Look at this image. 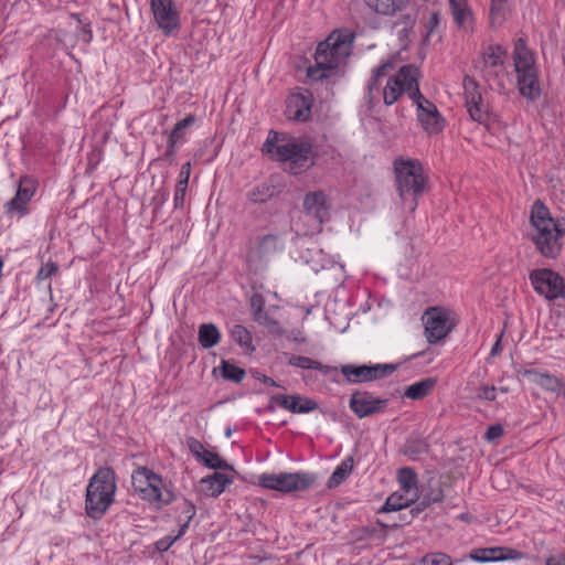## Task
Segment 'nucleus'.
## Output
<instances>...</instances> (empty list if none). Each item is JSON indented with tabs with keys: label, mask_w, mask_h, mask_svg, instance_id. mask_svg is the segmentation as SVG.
Wrapping results in <instances>:
<instances>
[{
	"label": "nucleus",
	"mask_w": 565,
	"mask_h": 565,
	"mask_svg": "<svg viewBox=\"0 0 565 565\" xmlns=\"http://www.w3.org/2000/svg\"><path fill=\"white\" fill-rule=\"evenodd\" d=\"M317 480L316 473L305 471L263 473L258 477V486L266 490L289 493L310 490Z\"/></svg>",
	"instance_id": "3"
},
{
	"label": "nucleus",
	"mask_w": 565,
	"mask_h": 565,
	"mask_svg": "<svg viewBox=\"0 0 565 565\" xmlns=\"http://www.w3.org/2000/svg\"><path fill=\"white\" fill-rule=\"evenodd\" d=\"M545 565H565V554L548 557Z\"/></svg>",
	"instance_id": "64"
},
{
	"label": "nucleus",
	"mask_w": 565,
	"mask_h": 565,
	"mask_svg": "<svg viewBox=\"0 0 565 565\" xmlns=\"http://www.w3.org/2000/svg\"><path fill=\"white\" fill-rule=\"evenodd\" d=\"M177 143H178L177 140L168 138L167 148H166V151L162 157L164 160H168L169 162H172L174 160V157L177 154V149H175Z\"/></svg>",
	"instance_id": "61"
},
{
	"label": "nucleus",
	"mask_w": 565,
	"mask_h": 565,
	"mask_svg": "<svg viewBox=\"0 0 565 565\" xmlns=\"http://www.w3.org/2000/svg\"><path fill=\"white\" fill-rule=\"evenodd\" d=\"M530 223L533 227L530 238L535 249L546 259H556L563 249L565 218H554L548 207L536 200L531 209Z\"/></svg>",
	"instance_id": "1"
},
{
	"label": "nucleus",
	"mask_w": 565,
	"mask_h": 565,
	"mask_svg": "<svg viewBox=\"0 0 565 565\" xmlns=\"http://www.w3.org/2000/svg\"><path fill=\"white\" fill-rule=\"evenodd\" d=\"M198 340L203 349H210L218 344L221 332L214 323H202L199 327Z\"/></svg>",
	"instance_id": "34"
},
{
	"label": "nucleus",
	"mask_w": 565,
	"mask_h": 565,
	"mask_svg": "<svg viewBox=\"0 0 565 565\" xmlns=\"http://www.w3.org/2000/svg\"><path fill=\"white\" fill-rule=\"evenodd\" d=\"M419 565H452V562L445 553H429L419 561Z\"/></svg>",
	"instance_id": "47"
},
{
	"label": "nucleus",
	"mask_w": 565,
	"mask_h": 565,
	"mask_svg": "<svg viewBox=\"0 0 565 565\" xmlns=\"http://www.w3.org/2000/svg\"><path fill=\"white\" fill-rule=\"evenodd\" d=\"M504 551L501 553H498V562L499 561H508V559H522L524 557V554L520 551L502 547Z\"/></svg>",
	"instance_id": "58"
},
{
	"label": "nucleus",
	"mask_w": 565,
	"mask_h": 565,
	"mask_svg": "<svg viewBox=\"0 0 565 565\" xmlns=\"http://www.w3.org/2000/svg\"><path fill=\"white\" fill-rule=\"evenodd\" d=\"M316 157L317 154L313 152L312 145L309 141H297L294 138H289L277 148V160L282 162L289 161L291 164L290 172L294 174H298L315 166Z\"/></svg>",
	"instance_id": "4"
},
{
	"label": "nucleus",
	"mask_w": 565,
	"mask_h": 565,
	"mask_svg": "<svg viewBox=\"0 0 565 565\" xmlns=\"http://www.w3.org/2000/svg\"><path fill=\"white\" fill-rule=\"evenodd\" d=\"M131 483L136 492L146 493L151 491L152 494H162V491H170L162 477L147 467H139L131 475Z\"/></svg>",
	"instance_id": "15"
},
{
	"label": "nucleus",
	"mask_w": 565,
	"mask_h": 565,
	"mask_svg": "<svg viewBox=\"0 0 565 565\" xmlns=\"http://www.w3.org/2000/svg\"><path fill=\"white\" fill-rule=\"evenodd\" d=\"M252 375L255 380H258L260 382H263L264 384L266 385H269V386H280L278 383H276L271 377L260 373L259 371H253L252 372Z\"/></svg>",
	"instance_id": "63"
},
{
	"label": "nucleus",
	"mask_w": 565,
	"mask_h": 565,
	"mask_svg": "<svg viewBox=\"0 0 565 565\" xmlns=\"http://www.w3.org/2000/svg\"><path fill=\"white\" fill-rule=\"evenodd\" d=\"M465 105L471 119H479L481 115L480 109L476 108V98L479 99L480 86L478 82L469 75H466L462 81Z\"/></svg>",
	"instance_id": "23"
},
{
	"label": "nucleus",
	"mask_w": 565,
	"mask_h": 565,
	"mask_svg": "<svg viewBox=\"0 0 565 565\" xmlns=\"http://www.w3.org/2000/svg\"><path fill=\"white\" fill-rule=\"evenodd\" d=\"M388 403V398L375 397L372 392L356 390L350 396L349 408L358 418H365L384 413Z\"/></svg>",
	"instance_id": "9"
},
{
	"label": "nucleus",
	"mask_w": 565,
	"mask_h": 565,
	"mask_svg": "<svg viewBox=\"0 0 565 565\" xmlns=\"http://www.w3.org/2000/svg\"><path fill=\"white\" fill-rule=\"evenodd\" d=\"M200 463L204 465L209 469L213 470H231L234 471L232 465H230L225 459L221 458L218 454L212 452L210 450H205L202 452V457L199 459Z\"/></svg>",
	"instance_id": "39"
},
{
	"label": "nucleus",
	"mask_w": 565,
	"mask_h": 565,
	"mask_svg": "<svg viewBox=\"0 0 565 565\" xmlns=\"http://www.w3.org/2000/svg\"><path fill=\"white\" fill-rule=\"evenodd\" d=\"M282 248L284 246L280 243L278 235L266 234L259 238L256 253L258 258L263 260L267 259L270 255L277 250H281Z\"/></svg>",
	"instance_id": "33"
},
{
	"label": "nucleus",
	"mask_w": 565,
	"mask_h": 565,
	"mask_svg": "<svg viewBox=\"0 0 565 565\" xmlns=\"http://www.w3.org/2000/svg\"><path fill=\"white\" fill-rule=\"evenodd\" d=\"M315 65L307 68V77L311 81H324L334 75L343 63L338 55H333V51L320 47L318 43L315 52Z\"/></svg>",
	"instance_id": "11"
},
{
	"label": "nucleus",
	"mask_w": 565,
	"mask_h": 565,
	"mask_svg": "<svg viewBox=\"0 0 565 565\" xmlns=\"http://www.w3.org/2000/svg\"><path fill=\"white\" fill-rule=\"evenodd\" d=\"M169 198V192L166 189H160L151 200L153 213H157Z\"/></svg>",
	"instance_id": "57"
},
{
	"label": "nucleus",
	"mask_w": 565,
	"mask_h": 565,
	"mask_svg": "<svg viewBox=\"0 0 565 565\" xmlns=\"http://www.w3.org/2000/svg\"><path fill=\"white\" fill-rule=\"evenodd\" d=\"M508 13V0H491L489 14L490 25L492 28L501 26L507 20Z\"/></svg>",
	"instance_id": "37"
},
{
	"label": "nucleus",
	"mask_w": 565,
	"mask_h": 565,
	"mask_svg": "<svg viewBox=\"0 0 565 565\" xmlns=\"http://www.w3.org/2000/svg\"><path fill=\"white\" fill-rule=\"evenodd\" d=\"M57 269H58V266L56 263L49 262V263L44 264L43 266H41V268L39 269V271L36 274V279L39 281L46 280L50 277H52L57 271Z\"/></svg>",
	"instance_id": "53"
},
{
	"label": "nucleus",
	"mask_w": 565,
	"mask_h": 565,
	"mask_svg": "<svg viewBox=\"0 0 565 565\" xmlns=\"http://www.w3.org/2000/svg\"><path fill=\"white\" fill-rule=\"evenodd\" d=\"M430 110H425L419 105V109L417 111V119L420 122L423 129L429 134L435 135L440 132L445 126V119L438 111L435 104H428Z\"/></svg>",
	"instance_id": "22"
},
{
	"label": "nucleus",
	"mask_w": 565,
	"mask_h": 565,
	"mask_svg": "<svg viewBox=\"0 0 565 565\" xmlns=\"http://www.w3.org/2000/svg\"><path fill=\"white\" fill-rule=\"evenodd\" d=\"M398 524L394 521L392 524L384 523L382 521H376L375 523H370L362 527L364 536L371 540H383L386 536L387 530L390 527H396Z\"/></svg>",
	"instance_id": "41"
},
{
	"label": "nucleus",
	"mask_w": 565,
	"mask_h": 565,
	"mask_svg": "<svg viewBox=\"0 0 565 565\" xmlns=\"http://www.w3.org/2000/svg\"><path fill=\"white\" fill-rule=\"evenodd\" d=\"M233 482V477L217 471L201 480L202 491L209 490L210 494H222L226 487Z\"/></svg>",
	"instance_id": "30"
},
{
	"label": "nucleus",
	"mask_w": 565,
	"mask_h": 565,
	"mask_svg": "<svg viewBox=\"0 0 565 565\" xmlns=\"http://www.w3.org/2000/svg\"><path fill=\"white\" fill-rule=\"evenodd\" d=\"M36 181L28 175L21 177L15 195L4 204L9 216L23 217L29 214V203L35 194Z\"/></svg>",
	"instance_id": "12"
},
{
	"label": "nucleus",
	"mask_w": 565,
	"mask_h": 565,
	"mask_svg": "<svg viewBox=\"0 0 565 565\" xmlns=\"http://www.w3.org/2000/svg\"><path fill=\"white\" fill-rule=\"evenodd\" d=\"M393 62L392 61H386L384 63H382L380 66H377L374 71H373V75L374 77H376L377 79L381 77V76H384L386 75V72L388 68H393Z\"/></svg>",
	"instance_id": "62"
},
{
	"label": "nucleus",
	"mask_w": 565,
	"mask_h": 565,
	"mask_svg": "<svg viewBox=\"0 0 565 565\" xmlns=\"http://www.w3.org/2000/svg\"><path fill=\"white\" fill-rule=\"evenodd\" d=\"M399 74L406 81L405 92H409V98L415 103L417 98H422L418 79L420 77L419 68L414 64L403 65Z\"/></svg>",
	"instance_id": "25"
},
{
	"label": "nucleus",
	"mask_w": 565,
	"mask_h": 565,
	"mask_svg": "<svg viewBox=\"0 0 565 565\" xmlns=\"http://www.w3.org/2000/svg\"><path fill=\"white\" fill-rule=\"evenodd\" d=\"M439 23H440V13L438 11H435L430 14L429 20H428L427 24L425 25L426 32L423 38V44H427L429 42L431 34L438 28Z\"/></svg>",
	"instance_id": "50"
},
{
	"label": "nucleus",
	"mask_w": 565,
	"mask_h": 565,
	"mask_svg": "<svg viewBox=\"0 0 565 565\" xmlns=\"http://www.w3.org/2000/svg\"><path fill=\"white\" fill-rule=\"evenodd\" d=\"M507 55V51L500 44L488 45V47L482 53V62H483V72L484 76L490 75L491 71L489 68H494L498 66H503L504 57Z\"/></svg>",
	"instance_id": "27"
},
{
	"label": "nucleus",
	"mask_w": 565,
	"mask_h": 565,
	"mask_svg": "<svg viewBox=\"0 0 565 565\" xmlns=\"http://www.w3.org/2000/svg\"><path fill=\"white\" fill-rule=\"evenodd\" d=\"M449 310L443 307H430L424 316L425 337L429 344H436L444 340L454 329L449 318Z\"/></svg>",
	"instance_id": "7"
},
{
	"label": "nucleus",
	"mask_w": 565,
	"mask_h": 565,
	"mask_svg": "<svg viewBox=\"0 0 565 565\" xmlns=\"http://www.w3.org/2000/svg\"><path fill=\"white\" fill-rule=\"evenodd\" d=\"M249 302H250V308L253 309L254 320L256 319V317H259L263 313H265V311H264L265 299L262 294H259V292L253 294L250 296Z\"/></svg>",
	"instance_id": "51"
},
{
	"label": "nucleus",
	"mask_w": 565,
	"mask_h": 565,
	"mask_svg": "<svg viewBox=\"0 0 565 565\" xmlns=\"http://www.w3.org/2000/svg\"><path fill=\"white\" fill-rule=\"evenodd\" d=\"M503 434H504L503 427L500 424H495V425H491L488 427V429L484 434V438L488 441H493V440L502 437Z\"/></svg>",
	"instance_id": "59"
},
{
	"label": "nucleus",
	"mask_w": 565,
	"mask_h": 565,
	"mask_svg": "<svg viewBox=\"0 0 565 565\" xmlns=\"http://www.w3.org/2000/svg\"><path fill=\"white\" fill-rule=\"evenodd\" d=\"M518 374L530 377L536 385L545 391L565 397V382L553 374L540 372L535 369H521L518 370Z\"/></svg>",
	"instance_id": "17"
},
{
	"label": "nucleus",
	"mask_w": 565,
	"mask_h": 565,
	"mask_svg": "<svg viewBox=\"0 0 565 565\" xmlns=\"http://www.w3.org/2000/svg\"><path fill=\"white\" fill-rule=\"evenodd\" d=\"M178 541V536H174V535H167L160 540H158L156 543H154V548L159 552V553H164L167 552L175 542Z\"/></svg>",
	"instance_id": "56"
},
{
	"label": "nucleus",
	"mask_w": 565,
	"mask_h": 565,
	"mask_svg": "<svg viewBox=\"0 0 565 565\" xmlns=\"http://www.w3.org/2000/svg\"><path fill=\"white\" fill-rule=\"evenodd\" d=\"M406 81L399 72L391 76L383 89V102L386 106L393 105L398 100L399 96L405 93Z\"/></svg>",
	"instance_id": "26"
},
{
	"label": "nucleus",
	"mask_w": 565,
	"mask_h": 565,
	"mask_svg": "<svg viewBox=\"0 0 565 565\" xmlns=\"http://www.w3.org/2000/svg\"><path fill=\"white\" fill-rule=\"evenodd\" d=\"M186 446L196 461L202 457V452H205L206 450L203 444L194 437L186 438Z\"/></svg>",
	"instance_id": "54"
},
{
	"label": "nucleus",
	"mask_w": 565,
	"mask_h": 565,
	"mask_svg": "<svg viewBox=\"0 0 565 565\" xmlns=\"http://www.w3.org/2000/svg\"><path fill=\"white\" fill-rule=\"evenodd\" d=\"M502 547L477 548L470 553V558L478 563L498 562V553L503 552Z\"/></svg>",
	"instance_id": "43"
},
{
	"label": "nucleus",
	"mask_w": 565,
	"mask_h": 565,
	"mask_svg": "<svg viewBox=\"0 0 565 565\" xmlns=\"http://www.w3.org/2000/svg\"><path fill=\"white\" fill-rule=\"evenodd\" d=\"M255 321L265 326L268 332L276 337H282L286 333V330L281 327L280 322L270 317L267 312L256 317Z\"/></svg>",
	"instance_id": "45"
},
{
	"label": "nucleus",
	"mask_w": 565,
	"mask_h": 565,
	"mask_svg": "<svg viewBox=\"0 0 565 565\" xmlns=\"http://www.w3.org/2000/svg\"><path fill=\"white\" fill-rule=\"evenodd\" d=\"M271 402H276L280 407L294 414H307L319 407L315 399L299 394H276L271 396Z\"/></svg>",
	"instance_id": "18"
},
{
	"label": "nucleus",
	"mask_w": 565,
	"mask_h": 565,
	"mask_svg": "<svg viewBox=\"0 0 565 565\" xmlns=\"http://www.w3.org/2000/svg\"><path fill=\"white\" fill-rule=\"evenodd\" d=\"M436 383L437 380L434 377L424 379L407 386L404 391V396L413 401L423 399L435 387Z\"/></svg>",
	"instance_id": "35"
},
{
	"label": "nucleus",
	"mask_w": 565,
	"mask_h": 565,
	"mask_svg": "<svg viewBox=\"0 0 565 565\" xmlns=\"http://www.w3.org/2000/svg\"><path fill=\"white\" fill-rule=\"evenodd\" d=\"M398 364H344L341 365V373L350 384H360L383 380L397 370Z\"/></svg>",
	"instance_id": "6"
},
{
	"label": "nucleus",
	"mask_w": 565,
	"mask_h": 565,
	"mask_svg": "<svg viewBox=\"0 0 565 565\" xmlns=\"http://www.w3.org/2000/svg\"><path fill=\"white\" fill-rule=\"evenodd\" d=\"M196 120V117L195 115L193 114H189L186 115L182 120H179L173 129L171 130L170 135L168 138H171L173 140H177V141H180L182 140L183 138V135H184V130L192 126Z\"/></svg>",
	"instance_id": "46"
},
{
	"label": "nucleus",
	"mask_w": 565,
	"mask_h": 565,
	"mask_svg": "<svg viewBox=\"0 0 565 565\" xmlns=\"http://www.w3.org/2000/svg\"><path fill=\"white\" fill-rule=\"evenodd\" d=\"M231 338L235 343H237L241 348L254 351L255 347H253V337L249 330L242 324H234L230 330Z\"/></svg>",
	"instance_id": "38"
},
{
	"label": "nucleus",
	"mask_w": 565,
	"mask_h": 565,
	"mask_svg": "<svg viewBox=\"0 0 565 565\" xmlns=\"http://www.w3.org/2000/svg\"><path fill=\"white\" fill-rule=\"evenodd\" d=\"M188 189L186 182L178 181L174 190L173 205L174 209H182L184 206V198Z\"/></svg>",
	"instance_id": "52"
},
{
	"label": "nucleus",
	"mask_w": 565,
	"mask_h": 565,
	"mask_svg": "<svg viewBox=\"0 0 565 565\" xmlns=\"http://www.w3.org/2000/svg\"><path fill=\"white\" fill-rule=\"evenodd\" d=\"M476 108L480 109L482 116L479 119H473L479 124L487 125L490 119V111L487 104L483 103L482 94L479 95V99L476 98Z\"/></svg>",
	"instance_id": "55"
},
{
	"label": "nucleus",
	"mask_w": 565,
	"mask_h": 565,
	"mask_svg": "<svg viewBox=\"0 0 565 565\" xmlns=\"http://www.w3.org/2000/svg\"><path fill=\"white\" fill-rule=\"evenodd\" d=\"M443 497H416L414 499H407V497H387L386 502L377 510V513H388L404 510L412 504H415L408 512L399 516L401 522L409 523L412 519L418 515L431 503L441 501Z\"/></svg>",
	"instance_id": "8"
},
{
	"label": "nucleus",
	"mask_w": 565,
	"mask_h": 565,
	"mask_svg": "<svg viewBox=\"0 0 565 565\" xmlns=\"http://www.w3.org/2000/svg\"><path fill=\"white\" fill-rule=\"evenodd\" d=\"M221 375L224 380L231 381L234 383H241L246 372L244 369L237 366L235 363L228 360H222L220 365Z\"/></svg>",
	"instance_id": "40"
},
{
	"label": "nucleus",
	"mask_w": 565,
	"mask_h": 565,
	"mask_svg": "<svg viewBox=\"0 0 565 565\" xmlns=\"http://www.w3.org/2000/svg\"><path fill=\"white\" fill-rule=\"evenodd\" d=\"M495 391L494 386L483 385L479 388L477 397L480 399L493 402L495 399Z\"/></svg>",
	"instance_id": "60"
},
{
	"label": "nucleus",
	"mask_w": 565,
	"mask_h": 565,
	"mask_svg": "<svg viewBox=\"0 0 565 565\" xmlns=\"http://www.w3.org/2000/svg\"><path fill=\"white\" fill-rule=\"evenodd\" d=\"M375 13L381 15H394L405 8V0H363Z\"/></svg>",
	"instance_id": "32"
},
{
	"label": "nucleus",
	"mask_w": 565,
	"mask_h": 565,
	"mask_svg": "<svg viewBox=\"0 0 565 565\" xmlns=\"http://www.w3.org/2000/svg\"><path fill=\"white\" fill-rule=\"evenodd\" d=\"M394 171L403 205L414 212L426 184L423 164L417 159L398 158L394 161Z\"/></svg>",
	"instance_id": "2"
},
{
	"label": "nucleus",
	"mask_w": 565,
	"mask_h": 565,
	"mask_svg": "<svg viewBox=\"0 0 565 565\" xmlns=\"http://www.w3.org/2000/svg\"><path fill=\"white\" fill-rule=\"evenodd\" d=\"M513 62L516 74L536 71L534 53L527 47L526 40L519 38L514 43Z\"/></svg>",
	"instance_id": "20"
},
{
	"label": "nucleus",
	"mask_w": 565,
	"mask_h": 565,
	"mask_svg": "<svg viewBox=\"0 0 565 565\" xmlns=\"http://www.w3.org/2000/svg\"><path fill=\"white\" fill-rule=\"evenodd\" d=\"M116 476L109 467L99 468L90 478L86 494H115Z\"/></svg>",
	"instance_id": "19"
},
{
	"label": "nucleus",
	"mask_w": 565,
	"mask_h": 565,
	"mask_svg": "<svg viewBox=\"0 0 565 565\" xmlns=\"http://www.w3.org/2000/svg\"><path fill=\"white\" fill-rule=\"evenodd\" d=\"M306 216L316 221L318 228L330 220L331 203L323 191H313L305 194L302 202Z\"/></svg>",
	"instance_id": "14"
},
{
	"label": "nucleus",
	"mask_w": 565,
	"mask_h": 565,
	"mask_svg": "<svg viewBox=\"0 0 565 565\" xmlns=\"http://www.w3.org/2000/svg\"><path fill=\"white\" fill-rule=\"evenodd\" d=\"M150 9L158 28L166 36L173 35L180 29V12L173 0H150Z\"/></svg>",
	"instance_id": "10"
},
{
	"label": "nucleus",
	"mask_w": 565,
	"mask_h": 565,
	"mask_svg": "<svg viewBox=\"0 0 565 565\" xmlns=\"http://www.w3.org/2000/svg\"><path fill=\"white\" fill-rule=\"evenodd\" d=\"M288 364L295 367H299L302 370H317L320 371L323 375L331 377L333 381L338 382L334 379V375L338 374L337 366L324 365L321 362L313 360L303 355H290L288 360Z\"/></svg>",
	"instance_id": "24"
},
{
	"label": "nucleus",
	"mask_w": 565,
	"mask_h": 565,
	"mask_svg": "<svg viewBox=\"0 0 565 565\" xmlns=\"http://www.w3.org/2000/svg\"><path fill=\"white\" fill-rule=\"evenodd\" d=\"M428 450V441L419 434L409 435L402 447V452L413 460L417 459L420 455L427 454Z\"/></svg>",
	"instance_id": "31"
},
{
	"label": "nucleus",
	"mask_w": 565,
	"mask_h": 565,
	"mask_svg": "<svg viewBox=\"0 0 565 565\" xmlns=\"http://www.w3.org/2000/svg\"><path fill=\"white\" fill-rule=\"evenodd\" d=\"M449 4L456 24L459 28L463 26L467 19L471 17V10L468 7L467 0H449Z\"/></svg>",
	"instance_id": "42"
},
{
	"label": "nucleus",
	"mask_w": 565,
	"mask_h": 565,
	"mask_svg": "<svg viewBox=\"0 0 565 565\" xmlns=\"http://www.w3.org/2000/svg\"><path fill=\"white\" fill-rule=\"evenodd\" d=\"M312 106L313 95L310 90L292 93L286 99L285 116L289 120L307 122L311 119Z\"/></svg>",
	"instance_id": "13"
},
{
	"label": "nucleus",
	"mask_w": 565,
	"mask_h": 565,
	"mask_svg": "<svg viewBox=\"0 0 565 565\" xmlns=\"http://www.w3.org/2000/svg\"><path fill=\"white\" fill-rule=\"evenodd\" d=\"M353 457L349 456L334 469L327 482L328 489H333L343 482L353 469Z\"/></svg>",
	"instance_id": "36"
},
{
	"label": "nucleus",
	"mask_w": 565,
	"mask_h": 565,
	"mask_svg": "<svg viewBox=\"0 0 565 565\" xmlns=\"http://www.w3.org/2000/svg\"><path fill=\"white\" fill-rule=\"evenodd\" d=\"M280 192V186L273 184L271 181H266L257 184L252 191H249L247 198L255 204H263L277 196Z\"/></svg>",
	"instance_id": "29"
},
{
	"label": "nucleus",
	"mask_w": 565,
	"mask_h": 565,
	"mask_svg": "<svg viewBox=\"0 0 565 565\" xmlns=\"http://www.w3.org/2000/svg\"><path fill=\"white\" fill-rule=\"evenodd\" d=\"M516 83L521 96L531 102L540 98L542 89L540 87L537 70L516 74Z\"/></svg>",
	"instance_id": "21"
},
{
	"label": "nucleus",
	"mask_w": 565,
	"mask_h": 565,
	"mask_svg": "<svg viewBox=\"0 0 565 565\" xmlns=\"http://www.w3.org/2000/svg\"><path fill=\"white\" fill-rule=\"evenodd\" d=\"M175 510L179 511L177 515H182L183 520L191 521L195 513L196 508L194 503L183 498L175 507Z\"/></svg>",
	"instance_id": "48"
},
{
	"label": "nucleus",
	"mask_w": 565,
	"mask_h": 565,
	"mask_svg": "<svg viewBox=\"0 0 565 565\" xmlns=\"http://www.w3.org/2000/svg\"><path fill=\"white\" fill-rule=\"evenodd\" d=\"M529 279L534 290L552 301L565 298V278L551 268H537L530 271Z\"/></svg>",
	"instance_id": "5"
},
{
	"label": "nucleus",
	"mask_w": 565,
	"mask_h": 565,
	"mask_svg": "<svg viewBox=\"0 0 565 565\" xmlns=\"http://www.w3.org/2000/svg\"><path fill=\"white\" fill-rule=\"evenodd\" d=\"M280 140V134L275 130H270L265 143L263 145V152L270 154L275 153L277 156V148L280 147L278 142Z\"/></svg>",
	"instance_id": "49"
},
{
	"label": "nucleus",
	"mask_w": 565,
	"mask_h": 565,
	"mask_svg": "<svg viewBox=\"0 0 565 565\" xmlns=\"http://www.w3.org/2000/svg\"><path fill=\"white\" fill-rule=\"evenodd\" d=\"M354 34L349 30H334L326 40L320 42V47L333 51L342 62L350 55Z\"/></svg>",
	"instance_id": "16"
},
{
	"label": "nucleus",
	"mask_w": 565,
	"mask_h": 565,
	"mask_svg": "<svg viewBox=\"0 0 565 565\" xmlns=\"http://www.w3.org/2000/svg\"><path fill=\"white\" fill-rule=\"evenodd\" d=\"M397 480L401 489L409 492L417 484V475L413 468L404 467L398 470Z\"/></svg>",
	"instance_id": "44"
},
{
	"label": "nucleus",
	"mask_w": 565,
	"mask_h": 565,
	"mask_svg": "<svg viewBox=\"0 0 565 565\" xmlns=\"http://www.w3.org/2000/svg\"><path fill=\"white\" fill-rule=\"evenodd\" d=\"M115 497H85V511L93 520H100L114 503Z\"/></svg>",
	"instance_id": "28"
}]
</instances>
